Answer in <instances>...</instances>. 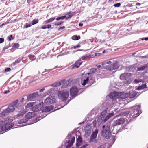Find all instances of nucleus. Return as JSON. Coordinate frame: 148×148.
<instances>
[{"mask_svg": "<svg viewBox=\"0 0 148 148\" xmlns=\"http://www.w3.org/2000/svg\"><path fill=\"white\" fill-rule=\"evenodd\" d=\"M112 65L113 67H114L115 69H118L119 66L118 62L116 61H114Z\"/></svg>", "mask_w": 148, "mask_h": 148, "instance_id": "a878e982", "label": "nucleus"}, {"mask_svg": "<svg viewBox=\"0 0 148 148\" xmlns=\"http://www.w3.org/2000/svg\"><path fill=\"white\" fill-rule=\"evenodd\" d=\"M43 105H44V103L43 102L40 103L36 105L33 107L32 108V110L34 112L41 111L42 112Z\"/></svg>", "mask_w": 148, "mask_h": 148, "instance_id": "9d476101", "label": "nucleus"}, {"mask_svg": "<svg viewBox=\"0 0 148 148\" xmlns=\"http://www.w3.org/2000/svg\"><path fill=\"white\" fill-rule=\"evenodd\" d=\"M96 71L97 69L95 68H91L90 70V72L92 73H94Z\"/></svg>", "mask_w": 148, "mask_h": 148, "instance_id": "79ce46f5", "label": "nucleus"}, {"mask_svg": "<svg viewBox=\"0 0 148 148\" xmlns=\"http://www.w3.org/2000/svg\"><path fill=\"white\" fill-rule=\"evenodd\" d=\"M108 109L106 108L102 112L98 118L97 120V124L98 126H99L102 123H104L107 121L109 119L113 116L114 114L113 112L109 113L106 116Z\"/></svg>", "mask_w": 148, "mask_h": 148, "instance_id": "f03ea898", "label": "nucleus"}, {"mask_svg": "<svg viewBox=\"0 0 148 148\" xmlns=\"http://www.w3.org/2000/svg\"><path fill=\"white\" fill-rule=\"evenodd\" d=\"M125 121V120L124 119L123 117L118 119L114 121L113 126L120 125V124H123Z\"/></svg>", "mask_w": 148, "mask_h": 148, "instance_id": "2eb2a0df", "label": "nucleus"}, {"mask_svg": "<svg viewBox=\"0 0 148 148\" xmlns=\"http://www.w3.org/2000/svg\"><path fill=\"white\" fill-rule=\"evenodd\" d=\"M121 5V4L119 3H117L114 4V6L116 7H119Z\"/></svg>", "mask_w": 148, "mask_h": 148, "instance_id": "a18cd8bd", "label": "nucleus"}, {"mask_svg": "<svg viewBox=\"0 0 148 148\" xmlns=\"http://www.w3.org/2000/svg\"><path fill=\"white\" fill-rule=\"evenodd\" d=\"M106 69L110 71H112L113 70H115V69H114V67H113L112 64L110 66H106Z\"/></svg>", "mask_w": 148, "mask_h": 148, "instance_id": "2f4dec72", "label": "nucleus"}, {"mask_svg": "<svg viewBox=\"0 0 148 148\" xmlns=\"http://www.w3.org/2000/svg\"><path fill=\"white\" fill-rule=\"evenodd\" d=\"M12 108V107H11V105H9L8 108L0 113V118L8 115L10 113L13 112L14 108Z\"/></svg>", "mask_w": 148, "mask_h": 148, "instance_id": "423d86ee", "label": "nucleus"}, {"mask_svg": "<svg viewBox=\"0 0 148 148\" xmlns=\"http://www.w3.org/2000/svg\"><path fill=\"white\" fill-rule=\"evenodd\" d=\"M136 5H138V6H140L141 5V4L138 3H136Z\"/></svg>", "mask_w": 148, "mask_h": 148, "instance_id": "338daca9", "label": "nucleus"}, {"mask_svg": "<svg viewBox=\"0 0 148 148\" xmlns=\"http://www.w3.org/2000/svg\"><path fill=\"white\" fill-rule=\"evenodd\" d=\"M55 99L52 96H49L45 101V103L47 105H49L54 103Z\"/></svg>", "mask_w": 148, "mask_h": 148, "instance_id": "f8f14e48", "label": "nucleus"}, {"mask_svg": "<svg viewBox=\"0 0 148 148\" xmlns=\"http://www.w3.org/2000/svg\"><path fill=\"white\" fill-rule=\"evenodd\" d=\"M135 68L134 67V66L132 65L130 66L126 69V71L129 72H133L135 70Z\"/></svg>", "mask_w": 148, "mask_h": 148, "instance_id": "393cba45", "label": "nucleus"}, {"mask_svg": "<svg viewBox=\"0 0 148 148\" xmlns=\"http://www.w3.org/2000/svg\"><path fill=\"white\" fill-rule=\"evenodd\" d=\"M98 148H105L103 145H100Z\"/></svg>", "mask_w": 148, "mask_h": 148, "instance_id": "052dcab7", "label": "nucleus"}, {"mask_svg": "<svg viewBox=\"0 0 148 148\" xmlns=\"http://www.w3.org/2000/svg\"><path fill=\"white\" fill-rule=\"evenodd\" d=\"M31 26V25L30 24L26 23L25 27L26 28H27L30 27Z\"/></svg>", "mask_w": 148, "mask_h": 148, "instance_id": "8fccbe9b", "label": "nucleus"}, {"mask_svg": "<svg viewBox=\"0 0 148 148\" xmlns=\"http://www.w3.org/2000/svg\"><path fill=\"white\" fill-rule=\"evenodd\" d=\"M81 59H80L78 61L76 62L74 64V66L77 68H79L82 62L81 61Z\"/></svg>", "mask_w": 148, "mask_h": 148, "instance_id": "b1692460", "label": "nucleus"}, {"mask_svg": "<svg viewBox=\"0 0 148 148\" xmlns=\"http://www.w3.org/2000/svg\"><path fill=\"white\" fill-rule=\"evenodd\" d=\"M65 81V79H64L62 80H61L60 81H59V82H60V85H61V84H62Z\"/></svg>", "mask_w": 148, "mask_h": 148, "instance_id": "4d7b16f0", "label": "nucleus"}, {"mask_svg": "<svg viewBox=\"0 0 148 148\" xmlns=\"http://www.w3.org/2000/svg\"><path fill=\"white\" fill-rule=\"evenodd\" d=\"M70 94L72 97H75L77 95L78 90L76 86H73L70 89Z\"/></svg>", "mask_w": 148, "mask_h": 148, "instance_id": "9b49d317", "label": "nucleus"}, {"mask_svg": "<svg viewBox=\"0 0 148 148\" xmlns=\"http://www.w3.org/2000/svg\"><path fill=\"white\" fill-rule=\"evenodd\" d=\"M19 46V45L18 43H14L12 46L13 48L18 49Z\"/></svg>", "mask_w": 148, "mask_h": 148, "instance_id": "c9c22d12", "label": "nucleus"}, {"mask_svg": "<svg viewBox=\"0 0 148 148\" xmlns=\"http://www.w3.org/2000/svg\"><path fill=\"white\" fill-rule=\"evenodd\" d=\"M53 108V107L52 106H45L44 105H43L42 112H47L50 111Z\"/></svg>", "mask_w": 148, "mask_h": 148, "instance_id": "6ab92c4d", "label": "nucleus"}, {"mask_svg": "<svg viewBox=\"0 0 148 148\" xmlns=\"http://www.w3.org/2000/svg\"><path fill=\"white\" fill-rule=\"evenodd\" d=\"M72 38L73 40H78L80 39V37L79 35H74L72 37Z\"/></svg>", "mask_w": 148, "mask_h": 148, "instance_id": "7c9ffc66", "label": "nucleus"}, {"mask_svg": "<svg viewBox=\"0 0 148 148\" xmlns=\"http://www.w3.org/2000/svg\"><path fill=\"white\" fill-rule=\"evenodd\" d=\"M141 82V80L139 79H136L134 80V83L136 84H138Z\"/></svg>", "mask_w": 148, "mask_h": 148, "instance_id": "a19ab883", "label": "nucleus"}, {"mask_svg": "<svg viewBox=\"0 0 148 148\" xmlns=\"http://www.w3.org/2000/svg\"><path fill=\"white\" fill-rule=\"evenodd\" d=\"M73 13H75V12H69L66 14V15H68L66 16V17H65L66 20H68L73 15Z\"/></svg>", "mask_w": 148, "mask_h": 148, "instance_id": "5701e85b", "label": "nucleus"}, {"mask_svg": "<svg viewBox=\"0 0 148 148\" xmlns=\"http://www.w3.org/2000/svg\"><path fill=\"white\" fill-rule=\"evenodd\" d=\"M30 59L31 60H34L35 59V56L33 55H30L29 56Z\"/></svg>", "mask_w": 148, "mask_h": 148, "instance_id": "58836bf2", "label": "nucleus"}, {"mask_svg": "<svg viewBox=\"0 0 148 148\" xmlns=\"http://www.w3.org/2000/svg\"><path fill=\"white\" fill-rule=\"evenodd\" d=\"M25 98H26V97H25V98L23 97L22 98V99L20 101V102H21V104L23 102L24 100V99Z\"/></svg>", "mask_w": 148, "mask_h": 148, "instance_id": "6e6d98bb", "label": "nucleus"}, {"mask_svg": "<svg viewBox=\"0 0 148 148\" xmlns=\"http://www.w3.org/2000/svg\"><path fill=\"white\" fill-rule=\"evenodd\" d=\"M11 70V69L10 68H6L5 70V72H8L10 71Z\"/></svg>", "mask_w": 148, "mask_h": 148, "instance_id": "de8ad7c7", "label": "nucleus"}, {"mask_svg": "<svg viewBox=\"0 0 148 148\" xmlns=\"http://www.w3.org/2000/svg\"><path fill=\"white\" fill-rule=\"evenodd\" d=\"M34 114L33 112H29L25 115V118L27 119L31 118L34 116Z\"/></svg>", "mask_w": 148, "mask_h": 148, "instance_id": "412c9836", "label": "nucleus"}, {"mask_svg": "<svg viewBox=\"0 0 148 148\" xmlns=\"http://www.w3.org/2000/svg\"><path fill=\"white\" fill-rule=\"evenodd\" d=\"M132 76V74L130 73H125L121 74L120 76V79L121 80H129L130 77Z\"/></svg>", "mask_w": 148, "mask_h": 148, "instance_id": "ddd939ff", "label": "nucleus"}, {"mask_svg": "<svg viewBox=\"0 0 148 148\" xmlns=\"http://www.w3.org/2000/svg\"><path fill=\"white\" fill-rule=\"evenodd\" d=\"M32 103H29L27 104L26 106V108H29L30 107H32Z\"/></svg>", "mask_w": 148, "mask_h": 148, "instance_id": "ea45409f", "label": "nucleus"}, {"mask_svg": "<svg viewBox=\"0 0 148 148\" xmlns=\"http://www.w3.org/2000/svg\"><path fill=\"white\" fill-rule=\"evenodd\" d=\"M103 129L101 131V134L103 137L106 139H109L111 136L110 131V126L109 125H104L102 126Z\"/></svg>", "mask_w": 148, "mask_h": 148, "instance_id": "7ed1b4c3", "label": "nucleus"}, {"mask_svg": "<svg viewBox=\"0 0 148 148\" xmlns=\"http://www.w3.org/2000/svg\"><path fill=\"white\" fill-rule=\"evenodd\" d=\"M65 17H66V16L64 15L60 17H58L56 18V19L57 21L61 19L63 20L65 18Z\"/></svg>", "mask_w": 148, "mask_h": 148, "instance_id": "72a5a7b5", "label": "nucleus"}, {"mask_svg": "<svg viewBox=\"0 0 148 148\" xmlns=\"http://www.w3.org/2000/svg\"><path fill=\"white\" fill-rule=\"evenodd\" d=\"M65 28V27L64 26L60 27L58 29V31H61V30L63 29H64Z\"/></svg>", "mask_w": 148, "mask_h": 148, "instance_id": "5fc2aeb1", "label": "nucleus"}, {"mask_svg": "<svg viewBox=\"0 0 148 148\" xmlns=\"http://www.w3.org/2000/svg\"><path fill=\"white\" fill-rule=\"evenodd\" d=\"M89 78V77H87L85 79H84L83 80V82L82 83H81L82 85L85 86L87 83L88 82ZM82 82V81L81 82Z\"/></svg>", "mask_w": 148, "mask_h": 148, "instance_id": "c85d7f7f", "label": "nucleus"}, {"mask_svg": "<svg viewBox=\"0 0 148 148\" xmlns=\"http://www.w3.org/2000/svg\"><path fill=\"white\" fill-rule=\"evenodd\" d=\"M63 23V21H61L59 23H55V25H56L57 26H59L60 25H61L62 23Z\"/></svg>", "mask_w": 148, "mask_h": 148, "instance_id": "09e8293b", "label": "nucleus"}, {"mask_svg": "<svg viewBox=\"0 0 148 148\" xmlns=\"http://www.w3.org/2000/svg\"><path fill=\"white\" fill-rule=\"evenodd\" d=\"M146 84L144 83L143 84L139 86L137 88V89L138 90H140L142 89H143L145 88H146Z\"/></svg>", "mask_w": 148, "mask_h": 148, "instance_id": "c756f323", "label": "nucleus"}, {"mask_svg": "<svg viewBox=\"0 0 148 148\" xmlns=\"http://www.w3.org/2000/svg\"><path fill=\"white\" fill-rule=\"evenodd\" d=\"M69 96V92L66 90L60 91L58 93V96L62 101L66 100Z\"/></svg>", "mask_w": 148, "mask_h": 148, "instance_id": "6e6552de", "label": "nucleus"}, {"mask_svg": "<svg viewBox=\"0 0 148 148\" xmlns=\"http://www.w3.org/2000/svg\"><path fill=\"white\" fill-rule=\"evenodd\" d=\"M83 25V24L82 23H80L79 24V26L80 27H82Z\"/></svg>", "mask_w": 148, "mask_h": 148, "instance_id": "774afa93", "label": "nucleus"}, {"mask_svg": "<svg viewBox=\"0 0 148 148\" xmlns=\"http://www.w3.org/2000/svg\"><path fill=\"white\" fill-rule=\"evenodd\" d=\"M148 66V63L146 64H145L142 66L138 67V71H143L145 69L147 68Z\"/></svg>", "mask_w": 148, "mask_h": 148, "instance_id": "bb28decb", "label": "nucleus"}, {"mask_svg": "<svg viewBox=\"0 0 148 148\" xmlns=\"http://www.w3.org/2000/svg\"><path fill=\"white\" fill-rule=\"evenodd\" d=\"M55 19V17H52L50 18L49 19V23L53 21Z\"/></svg>", "mask_w": 148, "mask_h": 148, "instance_id": "49530a36", "label": "nucleus"}, {"mask_svg": "<svg viewBox=\"0 0 148 148\" xmlns=\"http://www.w3.org/2000/svg\"><path fill=\"white\" fill-rule=\"evenodd\" d=\"M46 28H47L48 29H50L51 28V29H52V28H51V25L48 24L47 25H46Z\"/></svg>", "mask_w": 148, "mask_h": 148, "instance_id": "603ef678", "label": "nucleus"}, {"mask_svg": "<svg viewBox=\"0 0 148 148\" xmlns=\"http://www.w3.org/2000/svg\"><path fill=\"white\" fill-rule=\"evenodd\" d=\"M138 94V93L135 91H133L129 93H126V95L128 96V97H129L130 98H132L136 96H138L139 95H137V94Z\"/></svg>", "mask_w": 148, "mask_h": 148, "instance_id": "dca6fc26", "label": "nucleus"}, {"mask_svg": "<svg viewBox=\"0 0 148 148\" xmlns=\"http://www.w3.org/2000/svg\"><path fill=\"white\" fill-rule=\"evenodd\" d=\"M38 22V19H34L31 23L32 25H34L37 23Z\"/></svg>", "mask_w": 148, "mask_h": 148, "instance_id": "f704fd0d", "label": "nucleus"}, {"mask_svg": "<svg viewBox=\"0 0 148 148\" xmlns=\"http://www.w3.org/2000/svg\"><path fill=\"white\" fill-rule=\"evenodd\" d=\"M88 56L87 55H86L84 56H82L81 58V59L82 60H84L86 57H88Z\"/></svg>", "mask_w": 148, "mask_h": 148, "instance_id": "3c124183", "label": "nucleus"}, {"mask_svg": "<svg viewBox=\"0 0 148 148\" xmlns=\"http://www.w3.org/2000/svg\"><path fill=\"white\" fill-rule=\"evenodd\" d=\"M60 85V82H57L55 83L54 84H52L51 86H53L54 87H56L59 86Z\"/></svg>", "mask_w": 148, "mask_h": 148, "instance_id": "473e14b6", "label": "nucleus"}, {"mask_svg": "<svg viewBox=\"0 0 148 148\" xmlns=\"http://www.w3.org/2000/svg\"><path fill=\"white\" fill-rule=\"evenodd\" d=\"M140 105H136L131 107L130 111L124 112L121 113L122 115L126 116L130 121L136 117L141 113Z\"/></svg>", "mask_w": 148, "mask_h": 148, "instance_id": "f257e3e1", "label": "nucleus"}, {"mask_svg": "<svg viewBox=\"0 0 148 148\" xmlns=\"http://www.w3.org/2000/svg\"><path fill=\"white\" fill-rule=\"evenodd\" d=\"M45 90V89L44 88H42L41 89H40V90H39V92H43L44 90Z\"/></svg>", "mask_w": 148, "mask_h": 148, "instance_id": "bf43d9fd", "label": "nucleus"}, {"mask_svg": "<svg viewBox=\"0 0 148 148\" xmlns=\"http://www.w3.org/2000/svg\"><path fill=\"white\" fill-rule=\"evenodd\" d=\"M42 117L39 116V117H37L35 118V120H34V121L33 122V123L37 122V121H38L39 120L42 119Z\"/></svg>", "mask_w": 148, "mask_h": 148, "instance_id": "e433bc0d", "label": "nucleus"}, {"mask_svg": "<svg viewBox=\"0 0 148 148\" xmlns=\"http://www.w3.org/2000/svg\"><path fill=\"white\" fill-rule=\"evenodd\" d=\"M13 119H6L5 121H4L5 125L7 129V130H8L12 127L14 125V123L12 121Z\"/></svg>", "mask_w": 148, "mask_h": 148, "instance_id": "1a4fd4ad", "label": "nucleus"}, {"mask_svg": "<svg viewBox=\"0 0 148 148\" xmlns=\"http://www.w3.org/2000/svg\"><path fill=\"white\" fill-rule=\"evenodd\" d=\"M106 64V62H103L102 63V65L103 66V65H105V64Z\"/></svg>", "mask_w": 148, "mask_h": 148, "instance_id": "69168bd1", "label": "nucleus"}, {"mask_svg": "<svg viewBox=\"0 0 148 148\" xmlns=\"http://www.w3.org/2000/svg\"><path fill=\"white\" fill-rule=\"evenodd\" d=\"M23 58H18L17 60H16L12 64L14 66L16 65L17 64H18L22 60Z\"/></svg>", "mask_w": 148, "mask_h": 148, "instance_id": "cd10ccee", "label": "nucleus"}, {"mask_svg": "<svg viewBox=\"0 0 148 148\" xmlns=\"http://www.w3.org/2000/svg\"><path fill=\"white\" fill-rule=\"evenodd\" d=\"M97 123V122H96V120H94L92 122L93 125L94 127H96V125Z\"/></svg>", "mask_w": 148, "mask_h": 148, "instance_id": "c03bdc74", "label": "nucleus"}, {"mask_svg": "<svg viewBox=\"0 0 148 148\" xmlns=\"http://www.w3.org/2000/svg\"><path fill=\"white\" fill-rule=\"evenodd\" d=\"M67 139L68 140H66V142L68 143L66 145V148H70L71 147L74 143L75 140V137L73 133H71L68 134Z\"/></svg>", "mask_w": 148, "mask_h": 148, "instance_id": "20e7f679", "label": "nucleus"}, {"mask_svg": "<svg viewBox=\"0 0 148 148\" xmlns=\"http://www.w3.org/2000/svg\"><path fill=\"white\" fill-rule=\"evenodd\" d=\"M96 66H97V67L98 68V69H99L101 67V66L100 65H96Z\"/></svg>", "mask_w": 148, "mask_h": 148, "instance_id": "0e129e2a", "label": "nucleus"}, {"mask_svg": "<svg viewBox=\"0 0 148 148\" xmlns=\"http://www.w3.org/2000/svg\"><path fill=\"white\" fill-rule=\"evenodd\" d=\"M122 94L121 92L114 91L110 93L108 96L110 98L112 99L114 101L118 98L123 99L121 97Z\"/></svg>", "mask_w": 148, "mask_h": 148, "instance_id": "39448f33", "label": "nucleus"}, {"mask_svg": "<svg viewBox=\"0 0 148 148\" xmlns=\"http://www.w3.org/2000/svg\"><path fill=\"white\" fill-rule=\"evenodd\" d=\"M40 95L38 94V92H36L31 94L27 96H24V97H26L27 101H30L36 100L40 97Z\"/></svg>", "mask_w": 148, "mask_h": 148, "instance_id": "0eeeda50", "label": "nucleus"}, {"mask_svg": "<svg viewBox=\"0 0 148 148\" xmlns=\"http://www.w3.org/2000/svg\"><path fill=\"white\" fill-rule=\"evenodd\" d=\"M4 122L3 121H0V132L5 131L7 130Z\"/></svg>", "mask_w": 148, "mask_h": 148, "instance_id": "a211bd4d", "label": "nucleus"}, {"mask_svg": "<svg viewBox=\"0 0 148 148\" xmlns=\"http://www.w3.org/2000/svg\"><path fill=\"white\" fill-rule=\"evenodd\" d=\"M4 41V39L3 38H0V43L3 42Z\"/></svg>", "mask_w": 148, "mask_h": 148, "instance_id": "864d4df0", "label": "nucleus"}, {"mask_svg": "<svg viewBox=\"0 0 148 148\" xmlns=\"http://www.w3.org/2000/svg\"><path fill=\"white\" fill-rule=\"evenodd\" d=\"M10 46V44H9V45H6V46H5V47L3 48V51H5V50L6 49H8Z\"/></svg>", "mask_w": 148, "mask_h": 148, "instance_id": "37998d69", "label": "nucleus"}, {"mask_svg": "<svg viewBox=\"0 0 148 148\" xmlns=\"http://www.w3.org/2000/svg\"><path fill=\"white\" fill-rule=\"evenodd\" d=\"M94 82V80L93 79H89L88 83L89 84V86H90Z\"/></svg>", "mask_w": 148, "mask_h": 148, "instance_id": "4c0bfd02", "label": "nucleus"}, {"mask_svg": "<svg viewBox=\"0 0 148 148\" xmlns=\"http://www.w3.org/2000/svg\"><path fill=\"white\" fill-rule=\"evenodd\" d=\"M10 92V91L9 90H8L7 91H4L3 92V93L4 94H6L8 93L9 92Z\"/></svg>", "mask_w": 148, "mask_h": 148, "instance_id": "13d9d810", "label": "nucleus"}, {"mask_svg": "<svg viewBox=\"0 0 148 148\" xmlns=\"http://www.w3.org/2000/svg\"><path fill=\"white\" fill-rule=\"evenodd\" d=\"M98 132V130L96 129L92 133L90 139V142L95 143L96 141V138L97 137Z\"/></svg>", "mask_w": 148, "mask_h": 148, "instance_id": "4468645a", "label": "nucleus"}, {"mask_svg": "<svg viewBox=\"0 0 148 148\" xmlns=\"http://www.w3.org/2000/svg\"><path fill=\"white\" fill-rule=\"evenodd\" d=\"M42 28L43 29H45L46 28V25L43 26L42 27Z\"/></svg>", "mask_w": 148, "mask_h": 148, "instance_id": "680f3d73", "label": "nucleus"}, {"mask_svg": "<svg viewBox=\"0 0 148 148\" xmlns=\"http://www.w3.org/2000/svg\"><path fill=\"white\" fill-rule=\"evenodd\" d=\"M21 109L20 111H18L19 112L18 114L16 116L17 117H20L22 116L26 113V111L23 109L22 106L21 107Z\"/></svg>", "mask_w": 148, "mask_h": 148, "instance_id": "aec40b11", "label": "nucleus"}, {"mask_svg": "<svg viewBox=\"0 0 148 148\" xmlns=\"http://www.w3.org/2000/svg\"><path fill=\"white\" fill-rule=\"evenodd\" d=\"M49 23V20H47L45 22V24H46L47 23Z\"/></svg>", "mask_w": 148, "mask_h": 148, "instance_id": "e2e57ef3", "label": "nucleus"}, {"mask_svg": "<svg viewBox=\"0 0 148 148\" xmlns=\"http://www.w3.org/2000/svg\"><path fill=\"white\" fill-rule=\"evenodd\" d=\"M18 100L17 99L15 101L13 102L11 104L9 105H11V107H12V108H14V111L15 110V107L17 108V105L18 103Z\"/></svg>", "mask_w": 148, "mask_h": 148, "instance_id": "4be33fe9", "label": "nucleus"}, {"mask_svg": "<svg viewBox=\"0 0 148 148\" xmlns=\"http://www.w3.org/2000/svg\"><path fill=\"white\" fill-rule=\"evenodd\" d=\"M28 121V119H27L26 118H23V119H21L20 120L18 121H17V123L18 124H22V125H19V127H21L23 126H25V125H23V123H25L26 122H27Z\"/></svg>", "mask_w": 148, "mask_h": 148, "instance_id": "f3484780", "label": "nucleus"}]
</instances>
